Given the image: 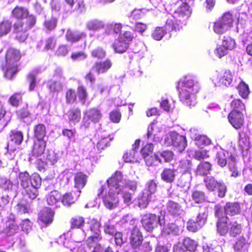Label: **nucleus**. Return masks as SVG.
<instances>
[{"instance_id":"obj_5","label":"nucleus","mask_w":252,"mask_h":252,"mask_svg":"<svg viewBox=\"0 0 252 252\" xmlns=\"http://www.w3.org/2000/svg\"><path fill=\"white\" fill-rule=\"evenodd\" d=\"M200 211L195 219H190L187 223V229L191 232H196L205 224L208 218V211L206 208L199 207Z\"/></svg>"},{"instance_id":"obj_64","label":"nucleus","mask_w":252,"mask_h":252,"mask_svg":"<svg viewBox=\"0 0 252 252\" xmlns=\"http://www.w3.org/2000/svg\"><path fill=\"white\" fill-rule=\"evenodd\" d=\"M45 159L50 166L53 165L58 160L56 154L53 151L47 152Z\"/></svg>"},{"instance_id":"obj_46","label":"nucleus","mask_w":252,"mask_h":252,"mask_svg":"<svg viewBox=\"0 0 252 252\" xmlns=\"http://www.w3.org/2000/svg\"><path fill=\"white\" fill-rule=\"evenodd\" d=\"M192 167V161L189 159H183L180 161L179 168L183 173H190Z\"/></svg>"},{"instance_id":"obj_40","label":"nucleus","mask_w":252,"mask_h":252,"mask_svg":"<svg viewBox=\"0 0 252 252\" xmlns=\"http://www.w3.org/2000/svg\"><path fill=\"white\" fill-rule=\"evenodd\" d=\"M9 137L11 142L16 145L19 146L23 141L24 134L21 131L12 130L9 133Z\"/></svg>"},{"instance_id":"obj_27","label":"nucleus","mask_w":252,"mask_h":252,"mask_svg":"<svg viewBox=\"0 0 252 252\" xmlns=\"http://www.w3.org/2000/svg\"><path fill=\"white\" fill-rule=\"evenodd\" d=\"M88 178V176L83 172H76L74 176V187L78 189V190H81L86 186Z\"/></svg>"},{"instance_id":"obj_32","label":"nucleus","mask_w":252,"mask_h":252,"mask_svg":"<svg viewBox=\"0 0 252 252\" xmlns=\"http://www.w3.org/2000/svg\"><path fill=\"white\" fill-rule=\"evenodd\" d=\"M112 48L115 53L123 54L128 48L129 43L124 41L122 38L118 37L112 44Z\"/></svg>"},{"instance_id":"obj_25","label":"nucleus","mask_w":252,"mask_h":252,"mask_svg":"<svg viewBox=\"0 0 252 252\" xmlns=\"http://www.w3.org/2000/svg\"><path fill=\"white\" fill-rule=\"evenodd\" d=\"M22 57L20 50L15 48H9L5 54V63L9 64H17V62L21 60Z\"/></svg>"},{"instance_id":"obj_36","label":"nucleus","mask_w":252,"mask_h":252,"mask_svg":"<svg viewBox=\"0 0 252 252\" xmlns=\"http://www.w3.org/2000/svg\"><path fill=\"white\" fill-rule=\"evenodd\" d=\"M69 223L71 229H81L85 224V218L81 216L76 215L70 219Z\"/></svg>"},{"instance_id":"obj_11","label":"nucleus","mask_w":252,"mask_h":252,"mask_svg":"<svg viewBox=\"0 0 252 252\" xmlns=\"http://www.w3.org/2000/svg\"><path fill=\"white\" fill-rule=\"evenodd\" d=\"M167 139L178 152L181 153L183 151L187 146L186 137L181 135L175 132L170 133Z\"/></svg>"},{"instance_id":"obj_50","label":"nucleus","mask_w":252,"mask_h":252,"mask_svg":"<svg viewBox=\"0 0 252 252\" xmlns=\"http://www.w3.org/2000/svg\"><path fill=\"white\" fill-rule=\"evenodd\" d=\"M183 245L186 250L193 252L196 250L197 244L194 240L186 237L183 241Z\"/></svg>"},{"instance_id":"obj_2","label":"nucleus","mask_w":252,"mask_h":252,"mask_svg":"<svg viewBox=\"0 0 252 252\" xmlns=\"http://www.w3.org/2000/svg\"><path fill=\"white\" fill-rule=\"evenodd\" d=\"M234 22L233 16L230 12L224 13L213 23V32L218 35H221L229 31Z\"/></svg>"},{"instance_id":"obj_33","label":"nucleus","mask_w":252,"mask_h":252,"mask_svg":"<svg viewBox=\"0 0 252 252\" xmlns=\"http://www.w3.org/2000/svg\"><path fill=\"white\" fill-rule=\"evenodd\" d=\"M185 22L186 21H183L181 19L176 18L174 15L171 18H169L166 20L165 25L172 31L176 32L180 31L182 28V25L185 24Z\"/></svg>"},{"instance_id":"obj_44","label":"nucleus","mask_w":252,"mask_h":252,"mask_svg":"<svg viewBox=\"0 0 252 252\" xmlns=\"http://www.w3.org/2000/svg\"><path fill=\"white\" fill-rule=\"evenodd\" d=\"M237 89L238 94L243 98H247L250 94L249 87L243 81H241L238 85Z\"/></svg>"},{"instance_id":"obj_38","label":"nucleus","mask_w":252,"mask_h":252,"mask_svg":"<svg viewBox=\"0 0 252 252\" xmlns=\"http://www.w3.org/2000/svg\"><path fill=\"white\" fill-rule=\"evenodd\" d=\"M61 200V193L56 190L51 191L47 196L46 201L51 206H55Z\"/></svg>"},{"instance_id":"obj_23","label":"nucleus","mask_w":252,"mask_h":252,"mask_svg":"<svg viewBox=\"0 0 252 252\" xmlns=\"http://www.w3.org/2000/svg\"><path fill=\"white\" fill-rule=\"evenodd\" d=\"M227 166L229 171L230 172V176L237 178L241 175V171L237 166V156L230 154L228 157Z\"/></svg>"},{"instance_id":"obj_14","label":"nucleus","mask_w":252,"mask_h":252,"mask_svg":"<svg viewBox=\"0 0 252 252\" xmlns=\"http://www.w3.org/2000/svg\"><path fill=\"white\" fill-rule=\"evenodd\" d=\"M117 195L115 190L109 189L108 192L102 197L103 203L106 208L111 210L118 206L119 199Z\"/></svg>"},{"instance_id":"obj_57","label":"nucleus","mask_w":252,"mask_h":252,"mask_svg":"<svg viewBox=\"0 0 252 252\" xmlns=\"http://www.w3.org/2000/svg\"><path fill=\"white\" fill-rule=\"evenodd\" d=\"M216 160L217 164L221 167H224L227 163V158L223 152L220 151L216 154Z\"/></svg>"},{"instance_id":"obj_60","label":"nucleus","mask_w":252,"mask_h":252,"mask_svg":"<svg viewBox=\"0 0 252 252\" xmlns=\"http://www.w3.org/2000/svg\"><path fill=\"white\" fill-rule=\"evenodd\" d=\"M120 194H122V198L125 204L129 206L133 203V198L134 193L123 189V192Z\"/></svg>"},{"instance_id":"obj_20","label":"nucleus","mask_w":252,"mask_h":252,"mask_svg":"<svg viewBox=\"0 0 252 252\" xmlns=\"http://www.w3.org/2000/svg\"><path fill=\"white\" fill-rule=\"evenodd\" d=\"M228 118L230 123L236 129H239L244 125V116L241 111H230Z\"/></svg>"},{"instance_id":"obj_30","label":"nucleus","mask_w":252,"mask_h":252,"mask_svg":"<svg viewBox=\"0 0 252 252\" xmlns=\"http://www.w3.org/2000/svg\"><path fill=\"white\" fill-rule=\"evenodd\" d=\"M192 138L194 140L195 144L201 149L210 145L212 143L211 139L204 134L195 133L193 135Z\"/></svg>"},{"instance_id":"obj_29","label":"nucleus","mask_w":252,"mask_h":252,"mask_svg":"<svg viewBox=\"0 0 252 252\" xmlns=\"http://www.w3.org/2000/svg\"><path fill=\"white\" fill-rule=\"evenodd\" d=\"M86 34L84 32L79 31H73L70 30L67 31L65 38L69 42L75 43L79 42L80 40L85 38Z\"/></svg>"},{"instance_id":"obj_12","label":"nucleus","mask_w":252,"mask_h":252,"mask_svg":"<svg viewBox=\"0 0 252 252\" xmlns=\"http://www.w3.org/2000/svg\"><path fill=\"white\" fill-rule=\"evenodd\" d=\"M176 4L178 5V7L174 12L175 17L186 21L191 13L189 4L183 0H178Z\"/></svg>"},{"instance_id":"obj_4","label":"nucleus","mask_w":252,"mask_h":252,"mask_svg":"<svg viewBox=\"0 0 252 252\" xmlns=\"http://www.w3.org/2000/svg\"><path fill=\"white\" fill-rule=\"evenodd\" d=\"M204 182L206 188L210 191L217 190V196L219 198H222L225 196L227 187L223 181H218L214 176H211L205 178Z\"/></svg>"},{"instance_id":"obj_19","label":"nucleus","mask_w":252,"mask_h":252,"mask_svg":"<svg viewBox=\"0 0 252 252\" xmlns=\"http://www.w3.org/2000/svg\"><path fill=\"white\" fill-rule=\"evenodd\" d=\"M46 145L44 140H34L31 147V156L34 158L42 156L45 152Z\"/></svg>"},{"instance_id":"obj_42","label":"nucleus","mask_w":252,"mask_h":252,"mask_svg":"<svg viewBox=\"0 0 252 252\" xmlns=\"http://www.w3.org/2000/svg\"><path fill=\"white\" fill-rule=\"evenodd\" d=\"M228 228L229 235L233 237H235L237 235L240 234L242 230L241 224L235 220H232L229 222Z\"/></svg>"},{"instance_id":"obj_47","label":"nucleus","mask_w":252,"mask_h":252,"mask_svg":"<svg viewBox=\"0 0 252 252\" xmlns=\"http://www.w3.org/2000/svg\"><path fill=\"white\" fill-rule=\"evenodd\" d=\"M151 194L147 192H142L138 196V206L141 208H146L150 200Z\"/></svg>"},{"instance_id":"obj_6","label":"nucleus","mask_w":252,"mask_h":252,"mask_svg":"<svg viewBox=\"0 0 252 252\" xmlns=\"http://www.w3.org/2000/svg\"><path fill=\"white\" fill-rule=\"evenodd\" d=\"M88 229L93 235L90 236L87 240V245L90 248L93 246L94 243H97L102 240L100 224L96 219L89 218L87 222Z\"/></svg>"},{"instance_id":"obj_31","label":"nucleus","mask_w":252,"mask_h":252,"mask_svg":"<svg viewBox=\"0 0 252 252\" xmlns=\"http://www.w3.org/2000/svg\"><path fill=\"white\" fill-rule=\"evenodd\" d=\"M100 116V111H86L83 120L84 125L88 127L90 122H98Z\"/></svg>"},{"instance_id":"obj_41","label":"nucleus","mask_w":252,"mask_h":252,"mask_svg":"<svg viewBox=\"0 0 252 252\" xmlns=\"http://www.w3.org/2000/svg\"><path fill=\"white\" fill-rule=\"evenodd\" d=\"M124 161L126 163H134L138 159V154L135 148L126 151L123 157Z\"/></svg>"},{"instance_id":"obj_24","label":"nucleus","mask_w":252,"mask_h":252,"mask_svg":"<svg viewBox=\"0 0 252 252\" xmlns=\"http://www.w3.org/2000/svg\"><path fill=\"white\" fill-rule=\"evenodd\" d=\"M112 66V62L109 59L104 61H96L92 66V69L97 74L106 72Z\"/></svg>"},{"instance_id":"obj_48","label":"nucleus","mask_w":252,"mask_h":252,"mask_svg":"<svg viewBox=\"0 0 252 252\" xmlns=\"http://www.w3.org/2000/svg\"><path fill=\"white\" fill-rule=\"evenodd\" d=\"M191 198L196 203H201L205 200V193L203 191L195 189L192 192Z\"/></svg>"},{"instance_id":"obj_10","label":"nucleus","mask_w":252,"mask_h":252,"mask_svg":"<svg viewBox=\"0 0 252 252\" xmlns=\"http://www.w3.org/2000/svg\"><path fill=\"white\" fill-rule=\"evenodd\" d=\"M28 31L23 20H17L13 25V32L15 35V39L20 42L26 41L29 36Z\"/></svg>"},{"instance_id":"obj_52","label":"nucleus","mask_w":252,"mask_h":252,"mask_svg":"<svg viewBox=\"0 0 252 252\" xmlns=\"http://www.w3.org/2000/svg\"><path fill=\"white\" fill-rule=\"evenodd\" d=\"M14 187L13 183L6 178H0V188L4 190H12Z\"/></svg>"},{"instance_id":"obj_43","label":"nucleus","mask_w":252,"mask_h":252,"mask_svg":"<svg viewBox=\"0 0 252 252\" xmlns=\"http://www.w3.org/2000/svg\"><path fill=\"white\" fill-rule=\"evenodd\" d=\"M33 136L36 140H43L46 134V128L44 125L38 124L34 126Z\"/></svg>"},{"instance_id":"obj_39","label":"nucleus","mask_w":252,"mask_h":252,"mask_svg":"<svg viewBox=\"0 0 252 252\" xmlns=\"http://www.w3.org/2000/svg\"><path fill=\"white\" fill-rule=\"evenodd\" d=\"M212 165L208 161H202L197 165L196 173L197 174L205 176L210 173Z\"/></svg>"},{"instance_id":"obj_18","label":"nucleus","mask_w":252,"mask_h":252,"mask_svg":"<svg viewBox=\"0 0 252 252\" xmlns=\"http://www.w3.org/2000/svg\"><path fill=\"white\" fill-rule=\"evenodd\" d=\"M130 244L133 249L139 248L142 244L143 236L137 226H135L131 231Z\"/></svg>"},{"instance_id":"obj_16","label":"nucleus","mask_w":252,"mask_h":252,"mask_svg":"<svg viewBox=\"0 0 252 252\" xmlns=\"http://www.w3.org/2000/svg\"><path fill=\"white\" fill-rule=\"evenodd\" d=\"M18 178L20 185L22 188V193L30 198L31 186V175L27 171L21 172L19 173Z\"/></svg>"},{"instance_id":"obj_15","label":"nucleus","mask_w":252,"mask_h":252,"mask_svg":"<svg viewBox=\"0 0 252 252\" xmlns=\"http://www.w3.org/2000/svg\"><path fill=\"white\" fill-rule=\"evenodd\" d=\"M19 229V225L17 223L16 219L14 218H7L1 233L5 236L10 237L17 233Z\"/></svg>"},{"instance_id":"obj_37","label":"nucleus","mask_w":252,"mask_h":252,"mask_svg":"<svg viewBox=\"0 0 252 252\" xmlns=\"http://www.w3.org/2000/svg\"><path fill=\"white\" fill-rule=\"evenodd\" d=\"M18 71V64H9L5 63L4 76L6 78L9 80H12L13 76Z\"/></svg>"},{"instance_id":"obj_9","label":"nucleus","mask_w":252,"mask_h":252,"mask_svg":"<svg viewBox=\"0 0 252 252\" xmlns=\"http://www.w3.org/2000/svg\"><path fill=\"white\" fill-rule=\"evenodd\" d=\"M213 81L219 86H228L231 84L233 80V75L229 70L216 71L214 75Z\"/></svg>"},{"instance_id":"obj_1","label":"nucleus","mask_w":252,"mask_h":252,"mask_svg":"<svg viewBox=\"0 0 252 252\" xmlns=\"http://www.w3.org/2000/svg\"><path fill=\"white\" fill-rule=\"evenodd\" d=\"M177 88L179 92L180 99L183 103L188 106H194L195 102H193L190 98L198 92L199 88L191 79L180 81Z\"/></svg>"},{"instance_id":"obj_13","label":"nucleus","mask_w":252,"mask_h":252,"mask_svg":"<svg viewBox=\"0 0 252 252\" xmlns=\"http://www.w3.org/2000/svg\"><path fill=\"white\" fill-rule=\"evenodd\" d=\"M31 186L30 199L33 200L39 194L38 189L41 186L42 179L37 173H33L31 175Z\"/></svg>"},{"instance_id":"obj_21","label":"nucleus","mask_w":252,"mask_h":252,"mask_svg":"<svg viewBox=\"0 0 252 252\" xmlns=\"http://www.w3.org/2000/svg\"><path fill=\"white\" fill-rule=\"evenodd\" d=\"M55 212L50 208L46 207L41 210L38 216V220L47 226L51 224L53 220Z\"/></svg>"},{"instance_id":"obj_28","label":"nucleus","mask_w":252,"mask_h":252,"mask_svg":"<svg viewBox=\"0 0 252 252\" xmlns=\"http://www.w3.org/2000/svg\"><path fill=\"white\" fill-rule=\"evenodd\" d=\"M250 243L243 236L237 238L233 245L235 252H247Z\"/></svg>"},{"instance_id":"obj_26","label":"nucleus","mask_w":252,"mask_h":252,"mask_svg":"<svg viewBox=\"0 0 252 252\" xmlns=\"http://www.w3.org/2000/svg\"><path fill=\"white\" fill-rule=\"evenodd\" d=\"M241 206L238 202H227L223 207L224 214L233 216L238 215L241 212Z\"/></svg>"},{"instance_id":"obj_55","label":"nucleus","mask_w":252,"mask_h":252,"mask_svg":"<svg viewBox=\"0 0 252 252\" xmlns=\"http://www.w3.org/2000/svg\"><path fill=\"white\" fill-rule=\"evenodd\" d=\"M91 55L94 58L102 59L105 57L106 53L103 48L97 47L91 52Z\"/></svg>"},{"instance_id":"obj_58","label":"nucleus","mask_w":252,"mask_h":252,"mask_svg":"<svg viewBox=\"0 0 252 252\" xmlns=\"http://www.w3.org/2000/svg\"><path fill=\"white\" fill-rule=\"evenodd\" d=\"M22 99L21 93H15L10 96L8 99L9 103L14 107H18Z\"/></svg>"},{"instance_id":"obj_62","label":"nucleus","mask_w":252,"mask_h":252,"mask_svg":"<svg viewBox=\"0 0 252 252\" xmlns=\"http://www.w3.org/2000/svg\"><path fill=\"white\" fill-rule=\"evenodd\" d=\"M73 10L78 14L85 12L87 10V5L85 1L83 0H77Z\"/></svg>"},{"instance_id":"obj_56","label":"nucleus","mask_w":252,"mask_h":252,"mask_svg":"<svg viewBox=\"0 0 252 252\" xmlns=\"http://www.w3.org/2000/svg\"><path fill=\"white\" fill-rule=\"evenodd\" d=\"M65 99L66 103L69 104H73L76 102L77 99L76 91L73 89H68L65 94Z\"/></svg>"},{"instance_id":"obj_45","label":"nucleus","mask_w":252,"mask_h":252,"mask_svg":"<svg viewBox=\"0 0 252 252\" xmlns=\"http://www.w3.org/2000/svg\"><path fill=\"white\" fill-rule=\"evenodd\" d=\"M11 29V22L9 20H2L0 22V36H3L9 33Z\"/></svg>"},{"instance_id":"obj_34","label":"nucleus","mask_w":252,"mask_h":252,"mask_svg":"<svg viewBox=\"0 0 252 252\" xmlns=\"http://www.w3.org/2000/svg\"><path fill=\"white\" fill-rule=\"evenodd\" d=\"M166 209L168 213L174 217L179 216L182 212L181 206L177 202L172 200L168 201Z\"/></svg>"},{"instance_id":"obj_17","label":"nucleus","mask_w":252,"mask_h":252,"mask_svg":"<svg viewBox=\"0 0 252 252\" xmlns=\"http://www.w3.org/2000/svg\"><path fill=\"white\" fill-rule=\"evenodd\" d=\"M81 190H72L64 193L61 197V202L65 207H70L78 200Z\"/></svg>"},{"instance_id":"obj_8","label":"nucleus","mask_w":252,"mask_h":252,"mask_svg":"<svg viewBox=\"0 0 252 252\" xmlns=\"http://www.w3.org/2000/svg\"><path fill=\"white\" fill-rule=\"evenodd\" d=\"M125 180L123 173L116 171L107 180L106 182L109 189L115 190L117 194H120L124 189Z\"/></svg>"},{"instance_id":"obj_53","label":"nucleus","mask_w":252,"mask_h":252,"mask_svg":"<svg viewBox=\"0 0 252 252\" xmlns=\"http://www.w3.org/2000/svg\"><path fill=\"white\" fill-rule=\"evenodd\" d=\"M209 151L206 150H195L193 157L196 160L200 161L210 157L208 153Z\"/></svg>"},{"instance_id":"obj_59","label":"nucleus","mask_w":252,"mask_h":252,"mask_svg":"<svg viewBox=\"0 0 252 252\" xmlns=\"http://www.w3.org/2000/svg\"><path fill=\"white\" fill-rule=\"evenodd\" d=\"M66 115L69 122L74 124L78 123L81 119L80 111H68Z\"/></svg>"},{"instance_id":"obj_61","label":"nucleus","mask_w":252,"mask_h":252,"mask_svg":"<svg viewBox=\"0 0 252 252\" xmlns=\"http://www.w3.org/2000/svg\"><path fill=\"white\" fill-rule=\"evenodd\" d=\"M221 43L226 46V48H229L230 50H233L236 46L235 40L230 36H223Z\"/></svg>"},{"instance_id":"obj_54","label":"nucleus","mask_w":252,"mask_h":252,"mask_svg":"<svg viewBox=\"0 0 252 252\" xmlns=\"http://www.w3.org/2000/svg\"><path fill=\"white\" fill-rule=\"evenodd\" d=\"M239 145L243 150H248L251 147V142L248 137L239 134Z\"/></svg>"},{"instance_id":"obj_22","label":"nucleus","mask_w":252,"mask_h":252,"mask_svg":"<svg viewBox=\"0 0 252 252\" xmlns=\"http://www.w3.org/2000/svg\"><path fill=\"white\" fill-rule=\"evenodd\" d=\"M177 172L174 166L164 168L160 174L161 179L165 183L172 184L175 181Z\"/></svg>"},{"instance_id":"obj_7","label":"nucleus","mask_w":252,"mask_h":252,"mask_svg":"<svg viewBox=\"0 0 252 252\" xmlns=\"http://www.w3.org/2000/svg\"><path fill=\"white\" fill-rule=\"evenodd\" d=\"M141 223L144 228L149 232L153 231L157 224L164 226L165 224L164 216H157L153 214H146L143 215Z\"/></svg>"},{"instance_id":"obj_63","label":"nucleus","mask_w":252,"mask_h":252,"mask_svg":"<svg viewBox=\"0 0 252 252\" xmlns=\"http://www.w3.org/2000/svg\"><path fill=\"white\" fill-rule=\"evenodd\" d=\"M35 164L37 170L40 172H44L50 166L45 159L43 160L42 158L37 159Z\"/></svg>"},{"instance_id":"obj_3","label":"nucleus","mask_w":252,"mask_h":252,"mask_svg":"<svg viewBox=\"0 0 252 252\" xmlns=\"http://www.w3.org/2000/svg\"><path fill=\"white\" fill-rule=\"evenodd\" d=\"M214 216L217 219V231L220 235L223 236L228 232L229 219L224 214L223 207L220 203L214 206Z\"/></svg>"},{"instance_id":"obj_35","label":"nucleus","mask_w":252,"mask_h":252,"mask_svg":"<svg viewBox=\"0 0 252 252\" xmlns=\"http://www.w3.org/2000/svg\"><path fill=\"white\" fill-rule=\"evenodd\" d=\"M29 11L28 8L23 6H16L11 11V16L18 20H23Z\"/></svg>"},{"instance_id":"obj_51","label":"nucleus","mask_w":252,"mask_h":252,"mask_svg":"<svg viewBox=\"0 0 252 252\" xmlns=\"http://www.w3.org/2000/svg\"><path fill=\"white\" fill-rule=\"evenodd\" d=\"M26 21L24 22L25 25L29 30L34 27L37 22V18L35 15L32 14L28 13V15H26L25 17Z\"/></svg>"},{"instance_id":"obj_49","label":"nucleus","mask_w":252,"mask_h":252,"mask_svg":"<svg viewBox=\"0 0 252 252\" xmlns=\"http://www.w3.org/2000/svg\"><path fill=\"white\" fill-rule=\"evenodd\" d=\"M76 94L79 99L83 104H84L88 97V93L86 87L83 85H80L78 86Z\"/></svg>"}]
</instances>
